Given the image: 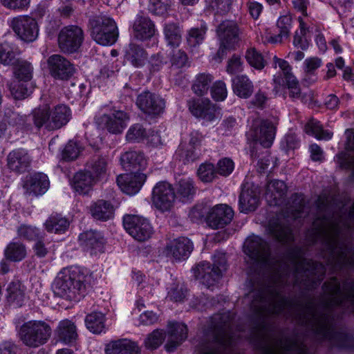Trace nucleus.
<instances>
[{"label": "nucleus", "instance_id": "obj_1", "mask_svg": "<svg viewBox=\"0 0 354 354\" xmlns=\"http://www.w3.org/2000/svg\"><path fill=\"white\" fill-rule=\"evenodd\" d=\"M256 302L254 300L252 306L261 315L284 312L286 315L297 319L323 338L331 339L333 336V330L330 315L326 313L318 312L312 303L305 306L292 303L284 298L277 288L269 290L266 295L261 296L259 306Z\"/></svg>", "mask_w": 354, "mask_h": 354}, {"label": "nucleus", "instance_id": "obj_2", "mask_svg": "<svg viewBox=\"0 0 354 354\" xmlns=\"http://www.w3.org/2000/svg\"><path fill=\"white\" fill-rule=\"evenodd\" d=\"M89 276L77 267L61 270L55 278L52 289L54 294L66 300L78 301L86 294Z\"/></svg>", "mask_w": 354, "mask_h": 354}, {"label": "nucleus", "instance_id": "obj_3", "mask_svg": "<svg viewBox=\"0 0 354 354\" xmlns=\"http://www.w3.org/2000/svg\"><path fill=\"white\" fill-rule=\"evenodd\" d=\"M341 225L340 222L335 223L325 218H317L313 223V230L315 240L321 239L324 242L332 257V261L342 265L348 263V260L346 248L339 241ZM342 225L349 227L344 223Z\"/></svg>", "mask_w": 354, "mask_h": 354}, {"label": "nucleus", "instance_id": "obj_4", "mask_svg": "<svg viewBox=\"0 0 354 354\" xmlns=\"http://www.w3.org/2000/svg\"><path fill=\"white\" fill-rule=\"evenodd\" d=\"M52 335V328L42 320H30L22 324L18 330V336L24 345L36 348L48 342Z\"/></svg>", "mask_w": 354, "mask_h": 354}, {"label": "nucleus", "instance_id": "obj_5", "mask_svg": "<svg viewBox=\"0 0 354 354\" xmlns=\"http://www.w3.org/2000/svg\"><path fill=\"white\" fill-rule=\"evenodd\" d=\"M93 39L102 46H111L118 37V30L115 21L106 16H97L89 21Z\"/></svg>", "mask_w": 354, "mask_h": 354}, {"label": "nucleus", "instance_id": "obj_6", "mask_svg": "<svg viewBox=\"0 0 354 354\" xmlns=\"http://www.w3.org/2000/svg\"><path fill=\"white\" fill-rule=\"evenodd\" d=\"M324 291L326 297L327 306L341 304L346 306L348 304V307L354 310V287L352 285L344 284L341 288L337 279L333 278L329 282L324 283Z\"/></svg>", "mask_w": 354, "mask_h": 354}, {"label": "nucleus", "instance_id": "obj_7", "mask_svg": "<svg viewBox=\"0 0 354 354\" xmlns=\"http://www.w3.org/2000/svg\"><path fill=\"white\" fill-rule=\"evenodd\" d=\"M130 118L127 113L110 109L109 106L101 108L100 113L95 118V122L104 125L113 134H120L127 127Z\"/></svg>", "mask_w": 354, "mask_h": 354}, {"label": "nucleus", "instance_id": "obj_8", "mask_svg": "<svg viewBox=\"0 0 354 354\" xmlns=\"http://www.w3.org/2000/svg\"><path fill=\"white\" fill-rule=\"evenodd\" d=\"M84 41V32L77 26H67L62 28L57 38L58 46L64 53L76 52Z\"/></svg>", "mask_w": 354, "mask_h": 354}, {"label": "nucleus", "instance_id": "obj_9", "mask_svg": "<svg viewBox=\"0 0 354 354\" xmlns=\"http://www.w3.org/2000/svg\"><path fill=\"white\" fill-rule=\"evenodd\" d=\"M123 225L126 231L138 241H145L153 233L149 222L138 215H125L123 218Z\"/></svg>", "mask_w": 354, "mask_h": 354}, {"label": "nucleus", "instance_id": "obj_10", "mask_svg": "<svg viewBox=\"0 0 354 354\" xmlns=\"http://www.w3.org/2000/svg\"><path fill=\"white\" fill-rule=\"evenodd\" d=\"M274 84V91L277 93L281 86H285L288 90V95L293 100H299L304 104H311L314 102V95L313 91H308L302 92L299 86V81L296 77H290L284 80L281 75H274L273 77Z\"/></svg>", "mask_w": 354, "mask_h": 354}, {"label": "nucleus", "instance_id": "obj_11", "mask_svg": "<svg viewBox=\"0 0 354 354\" xmlns=\"http://www.w3.org/2000/svg\"><path fill=\"white\" fill-rule=\"evenodd\" d=\"M176 201V193L172 185L167 182L158 183L152 191L153 205L164 212L171 209Z\"/></svg>", "mask_w": 354, "mask_h": 354}, {"label": "nucleus", "instance_id": "obj_12", "mask_svg": "<svg viewBox=\"0 0 354 354\" xmlns=\"http://www.w3.org/2000/svg\"><path fill=\"white\" fill-rule=\"evenodd\" d=\"M263 354H308L306 346L298 339H272L263 348Z\"/></svg>", "mask_w": 354, "mask_h": 354}, {"label": "nucleus", "instance_id": "obj_13", "mask_svg": "<svg viewBox=\"0 0 354 354\" xmlns=\"http://www.w3.org/2000/svg\"><path fill=\"white\" fill-rule=\"evenodd\" d=\"M276 124L269 120H257L252 124L249 136L263 147H270L275 136Z\"/></svg>", "mask_w": 354, "mask_h": 354}, {"label": "nucleus", "instance_id": "obj_14", "mask_svg": "<svg viewBox=\"0 0 354 354\" xmlns=\"http://www.w3.org/2000/svg\"><path fill=\"white\" fill-rule=\"evenodd\" d=\"M297 273L304 272L307 278L305 281H312L313 283L319 282L323 279L326 268L322 263L314 262L310 259H304L299 254L292 260Z\"/></svg>", "mask_w": 354, "mask_h": 354}, {"label": "nucleus", "instance_id": "obj_15", "mask_svg": "<svg viewBox=\"0 0 354 354\" xmlns=\"http://www.w3.org/2000/svg\"><path fill=\"white\" fill-rule=\"evenodd\" d=\"M49 73L55 79L67 80L75 72L74 65L64 56L55 54L47 59Z\"/></svg>", "mask_w": 354, "mask_h": 354}, {"label": "nucleus", "instance_id": "obj_16", "mask_svg": "<svg viewBox=\"0 0 354 354\" xmlns=\"http://www.w3.org/2000/svg\"><path fill=\"white\" fill-rule=\"evenodd\" d=\"M190 112L196 118L212 121L220 116L219 109L207 98L192 99L188 102Z\"/></svg>", "mask_w": 354, "mask_h": 354}, {"label": "nucleus", "instance_id": "obj_17", "mask_svg": "<svg viewBox=\"0 0 354 354\" xmlns=\"http://www.w3.org/2000/svg\"><path fill=\"white\" fill-rule=\"evenodd\" d=\"M244 252L257 262H266L270 255L268 243L258 236H251L245 240Z\"/></svg>", "mask_w": 354, "mask_h": 354}, {"label": "nucleus", "instance_id": "obj_18", "mask_svg": "<svg viewBox=\"0 0 354 354\" xmlns=\"http://www.w3.org/2000/svg\"><path fill=\"white\" fill-rule=\"evenodd\" d=\"M12 26L15 33L26 41H32L38 36L37 23L31 17L23 16L15 18L12 21Z\"/></svg>", "mask_w": 354, "mask_h": 354}, {"label": "nucleus", "instance_id": "obj_19", "mask_svg": "<svg viewBox=\"0 0 354 354\" xmlns=\"http://www.w3.org/2000/svg\"><path fill=\"white\" fill-rule=\"evenodd\" d=\"M234 212L227 205H217L209 209L207 215V223L213 229L223 228L230 223Z\"/></svg>", "mask_w": 354, "mask_h": 354}, {"label": "nucleus", "instance_id": "obj_20", "mask_svg": "<svg viewBox=\"0 0 354 354\" xmlns=\"http://www.w3.org/2000/svg\"><path fill=\"white\" fill-rule=\"evenodd\" d=\"M146 179L147 175L142 172H131L118 176L116 181L123 192L133 195L139 192Z\"/></svg>", "mask_w": 354, "mask_h": 354}, {"label": "nucleus", "instance_id": "obj_21", "mask_svg": "<svg viewBox=\"0 0 354 354\" xmlns=\"http://www.w3.org/2000/svg\"><path fill=\"white\" fill-rule=\"evenodd\" d=\"M136 104L144 113L149 115H158L165 108L164 100L149 91L141 93L137 97Z\"/></svg>", "mask_w": 354, "mask_h": 354}, {"label": "nucleus", "instance_id": "obj_22", "mask_svg": "<svg viewBox=\"0 0 354 354\" xmlns=\"http://www.w3.org/2000/svg\"><path fill=\"white\" fill-rule=\"evenodd\" d=\"M260 191L258 186L245 183L239 196V208L241 212L247 213L254 211L259 203Z\"/></svg>", "mask_w": 354, "mask_h": 354}, {"label": "nucleus", "instance_id": "obj_23", "mask_svg": "<svg viewBox=\"0 0 354 354\" xmlns=\"http://www.w3.org/2000/svg\"><path fill=\"white\" fill-rule=\"evenodd\" d=\"M120 164L126 171L141 172L147 166V160L142 151L130 150L120 156Z\"/></svg>", "mask_w": 354, "mask_h": 354}, {"label": "nucleus", "instance_id": "obj_24", "mask_svg": "<svg viewBox=\"0 0 354 354\" xmlns=\"http://www.w3.org/2000/svg\"><path fill=\"white\" fill-rule=\"evenodd\" d=\"M196 279L209 287L216 282L221 277V269L213 267L207 262H201L193 269Z\"/></svg>", "mask_w": 354, "mask_h": 354}, {"label": "nucleus", "instance_id": "obj_25", "mask_svg": "<svg viewBox=\"0 0 354 354\" xmlns=\"http://www.w3.org/2000/svg\"><path fill=\"white\" fill-rule=\"evenodd\" d=\"M217 35L223 46L234 47L239 41V29L232 21H223L217 28Z\"/></svg>", "mask_w": 354, "mask_h": 354}, {"label": "nucleus", "instance_id": "obj_26", "mask_svg": "<svg viewBox=\"0 0 354 354\" xmlns=\"http://www.w3.org/2000/svg\"><path fill=\"white\" fill-rule=\"evenodd\" d=\"M187 327L181 323L169 324V338L165 345L167 351H174L187 337Z\"/></svg>", "mask_w": 354, "mask_h": 354}, {"label": "nucleus", "instance_id": "obj_27", "mask_svg": "<svg viewBox=\"0 0 354 354\" xmlns=\"http://www.w3.org/2000/svg\"><path fill=\"white\" fill-rule=\"evenodd\" d=\"M138 344L128 339L112 340L105 346V354H139Z\"/></svg>", "mask_w": 354, "mask_h": 354}, {"label": "nucleus", "instance_id": "obj_28", "mask_svg": "<svg viewBox=\"0 0 354 354\" xmlns=\"http://www.w3.org/2000/svg\"><path fill=\"white\" fill-rule=\"evenodd\" d=\"M148 60L147 50L139 44L130 43L124 50V61L136 68L142 67Z\"/></svg>", "mask_w": 354, "mask_h": 354}, {"label": "nucleus", "instance_id": "obj_29", "mask_svg": "<svg viewBox=\"0 0 354 354\" xmlns=\"http://www.w3.org/2000/svg\"><path fill=\"white\" fill-rule=\"evenodd\" d=\"M133 33L139 40L150 39L155 33L154 24L148 17L138 15L133 24Z\"/></svg>", "mask_w": 354, "mask_h": 354}, {"label": "nucleus", "instance_id": "obj_30", "mask_svg": "<svg viewBox=\"0 0 354 354\" xmlns=\"http://www.w3.org/2000/svg\"><path fill=\"white\" fill-rule=\"evenodd\" d=\"M192 249V242L185 237L176 239L166 247L167 255L172 256L176 260L187 258Z\"/></svg>", "mask_w": 354, "mask_h": 354}, {"label": "nucleus", "instance_id": "obj_31", "mask_svg": "<svg viewBox=\"0 0 354 354\" xmlns=\"http://www.w3.org/2000/svg\"><path fill=\"white\" fill-rule=\"evenodd\" d=\"M48 176L42 173L35 174L28 177L24 184L26 192L35 196L44 194L49 187Z\"/></svg>", "mask_w": 354, "mask_h": 354}, {"label": "nucleus", "instance_id": "obj_32", "mask_svg": "<svg viewBox=\"0 0 354 354\" xmlns=\"http://www.w3.org/2000/svg\"><path fill=\"white\" fill-rule=\"evenodd\" d=\"M79 240L91 254L101 253L104 250V239L95 231H86L80 234Z\"/></svg>", "mask_w": 354, "mask_h": 354}, {"label": "nucleus", "instance_id": "obj_33", "mask_svg": "<svg viewBox=\"0 0 354 354\" xmlns=\"http://www.w3.org/2000/svg\"><path fill=\"white\" fill-rule=\"evenodd\" d=\"M7 162L9 169L17 173H22L30 167L31 160L26 151L17 149L9 153Z\"/></svg>", "mask_w": 354, "mask_h": 354}, {"label": "nucleus", "instance_id": "obj_34", "mask_svg": "<svg viewBox=\"0 0 354 354\" xmlns=\"http://www.w3.org/2000/svg\"><path fill=\"white\" fill-rule=\"evenodd\" d=\"M287 192V186L282 180H273L267 185L266 198L270 205H278L283 201Z\"/></svg>", "mask_w": 354, "mask_h": 354}, {"label": "nucleus", "instance_id": "obj_35", "mask_svg": "<svg viewBox=\"0 0 354 354\" xmlns=\"http://www.w3.org/2000/svg\"><path fill=\"white\" fill-rule=\"evenodd\" d=\"M50 120L48 123V130L58 129L66 125L71 119V110L64 104H59L50 109Z\"/></svg>", "mask_w": 354, "mask_h": 354}, {"label": "nucleus", "instance_id": "obj_36", "mask_svg": "<svg viewBox=\"0 0 354 354\" xmlns=\"http://www.w3.org/2000/svg\"><path fill=\"white\" fill-rule=\"evenodd\" d=\"M97 182L86 171H81L74 175L71 185L76 192L80 194H87Z\"/></svg>", "mask_w": 354, "mask_h": 354}, {"label": "nucleus", "instance_id": "obj_37", "mask_svg": "<svg viewBox=\"0 0 354 354\" xmlns=\"http://www.w3.org/2000/svg\"><path fill=\"white\" fill-rule=\"evenodd\" d=\"M55 331L59 339L65 344H73L78 337L75 324L68 319L60 321Z\"/></svg>", "mask_w": 354, "mask_h": 354}, {"label": "nucleus", "instance_id": "obj_38", "mask_svg": "<svg viewBox=\"0 0 354 354\" xmlns=\"http://www.w3.org/2000/svg\"><path fill=\"white\" fill-rule=\"evenodd\" d=\"M233 92L239 97L249 98L254 92L253 82L246 75H239L232 80Z\"/></svg>", "mask_w": 354, "mask_h": 354}, {"label": "nucleus", "instance_id": "obj_39", "mask_svg": "<svg viewBox=\"0 0 354 354\" xmlns=\"http://www.w3.org/2000/svg\"><path fill=\"white\" fill-rule=\"evenodd\" d=\"M25 286L19 279H14L8 286L6 300L15 307H20L25 299Z\"/></svg>", "mask_w": 354, "mask_h": 354}, {"label": "nucleus", "instance_id": "obj_40", "mask_svg": "<svg viewBox=\"0 0 354 354\" xmlns=\"http://www.w3.org/2000/svg\"><path fill=\"white\" fill-rule=\"evenodd\" d=\"M107 167L108 160L105 156H95L87 162L86 171L98 182L106 176Z\"/></svg>", "mask_w": 354, "mask_h": 354}, {"label": "nucleus", "instance_id": "obj_41", "mask_svg": "<svg viewBox=\"0 0 354 354\" xmlns=\"http://www.w3.org/2000/svg\"><path fill=\"white\" fill-rule=\"evenodd\" d=\"M92 216L100 221H107L111 218L114 214L113 205L104 200H98L90 206Z\"/></svg>", "mask_w": 354, "mask_h": 354}, {"label": "nucleus", "instance_id": "obj_42", "mask_svg": "<svg viewBox=\"0 0 354 354\" xmlns=\"http://www.w3.org/2000/svg\"><path fill=\"white\" fill-rule=\"evenodd\" d=\"M8 86L10 94L15 100H23L27 97L35 88L32 82H21L19 80H12Z\"/></svg>", "mask_w": 354, "mask_h": 354}, {"label": "nucleus", "instance_id": "obj_43", "mask_svg": "<svg viewBox=\"0 0 354 354\" xmlns=\"http://www.w3.org/2000/svg\"><path fill=\"white\" fill-rule=\"evenodd\" d=\"M27 254L25 245L19 241L10 242L5 249L4 255L6 259L11 261H21Z\"/></svg>", "mask_w": 354, "mask_h": 354}, {"label": "nucleus", "instance_id": "obj_44", "mask_svg": "<svg viewBox=\"0 0 354 354\" xmlns=\"http://www.w3.org/2000/svg\"><path fill=\"white\" fill-rule=\"evenodd\" d=\"M46 230L50 233L64 232L69 227V221L59 214H52L45 222Z\"/></svg>", "mask_w": 354, "mask_h": 354}, {"label": "nucleus", "instance_id": "obj_45", "mask_svg": "<svg viewBox=\"0 0 354 354\" xmlns=\"http://www.w3.org/2000/svg\"><path fill=\"white\" fill-rule=\"evenodd\" d=\"M176 191L183 201L192 198L196 192L193 179L188 177L180 178L176 184Z\"/></svg>", "mask_w": 354, "mask_h": 354}, {"label": "nucleus", "instance_id": "obj_46", "mask_svg": "<svg viewBox=\"0 0 354 354\" xmlns=\"http://www.w3.org/2000/svg\"><path fill=\"white\" fill-rule=\"evenodd\" d=\"M268 230L269 233L279 241L289 242L292 240V234L290 229L277 222H270Z\"/></svg>", "mask_w": 354, "mask_h": 354}, {"label": "nucleus", "instance_id": "obj_47", "mask_svg": "<svg viewBox=\"0 0 354 354\" xmlns=\"http://www.w3.org/2000/svg\"><path fill=\"white\" fill-rule=\"evenodd\" d=\"M19 54L18 48L11 44L4 42L0 44V62L5 65L15 64L18 59L16 56Z\"/></svg>", "mask_w": 354, "mask_h": 354}, {"label": "nucleus", "instance_id": "obj_48", "mask_svg": "<svg viewBox=\"0 0 354 354\" xmlns=\"http://www.w3.org/2000/svg\"><path fill=\"white\" fill-rule=\"evenodd\" d=\"M165 39L169 49L178 48L181 42V31L174 24H167L164 29Z\"/></svg>", "mask_w": 354, "mask_h": 354}, {"label": "nucleus", "instance_id": "obj_49", "mask_svg": "<svg viewBox=\"0 0 354 354\" xmlns=\"http://www.w3.org/2000/svg\"><path fill=\"white\" fill-rule=\"evenodd\" d=\"M212 81L213 77L212 75L208 73H200L196 77L192 86V89L196 95L203 96L207 93Z\"/></svg>", "mask_w": 354, "mask_h": 354}, {"label": "nucleus", "instance_id": "obj_50", "mask_svg": "<svg viewBox=\"0 0 354 354\" xmlns=\"http://www.w3.org/2000/svg\"><path fill=\"white\" fill-rule=\"evenodd\" d=\"M104 316L99 312H93L88 314L85 319V323L87 328L93 333H102L105 327Z\"/></svg>", "mask_w": 354, "mask_h": 354}, {"label": "nucleus", "instance_id": "obj_51", "mask_svg": "<svg viewBox=\"0 0 354 354\" xmlns=\"http://www.w3.org/2000/svg\"><path fill=\"white\" fill-rule=\"evenodd\" d=\"M33 68L30 63L24 60H17L15 68L14 80H19L21 82H30L32 77Z\"/></svg>", "mask_w": 354, "mask_h": 354}, {"label": "nucleus", "instance_id": "obj_52", "mask_svg": "<svg viewBox=\"0 0 354 354\" xmlns=\"http://www.w3.org/2000/svg\"><path fill=\"white\" fill-rule=\"evenodd\" d=\"M207 26L205 24H201L199 28H191L187 35V42L188 46L192 48H196L201 44L205 39Z\"/></svg>", "mask_w": 354, "mask_h": 354}, {"label": "nucleus", "instance_id": "obj_53", "mask_svg": "<svg viewBox=\"0 0 354 354\" xmlns=\"http://www.w3.org/2000/svg\"><path fill=\"white\" fill-rule=\"evenodd\" d=\"M50 106L48 104L40 106L32 111L33 122L37 128L45 126L48 129V123L50 120Z\"/></svg>", "mask_w": 354, "mask_h": 354}, {"label": "nucleus", "instance_id": "obj_54", "mask_svg": "<svg viewBox=\"0 0 354 354\" xmlns=\"http://www.w3.org/2000/svg\"><path fill=\"white\" fill-rule=\"evenodd\" d=\"M305 129L307 133L313 135L318 140H330L333 136L332 132L324 130L319 122L314 119L307 123Z\"/></svg>", "mask_w": 354, "mask_h": 354}, {"label": "nucleus", "instance_id": "obj_55", "mask_svg": "<svg viewBox=\"0 0 354 354\" xmlns=\"http://www.w3.org/2000/svg\"><path fill=\"white\" fill-rule=\"evenodd\" d=\"M176 154L180 160L186 164L198 160L202 156V150H197L188 145L186 148L183 145H180Z\"/></svg>", "mask_w": 354, "mask_h": 354}, {"label": "nucleus", "instance_id": "obj_56", "mask_svg": "<svg viewBox=\"0 0 354 354\" xmlns=\"http://www.w3.org/2000/svg\"><path fill=\"white\" fill-rule=\"evenodd\" d=\"M292 18L289 15H283L277 21V27L279 28V33L274 36L270 37L269 41L272 43L281 42L283 38L288 37L290 28L291 26Z\"/></svg>", "mask_w": 354, "mask_h": 354}, {"label": "nucleus", "instance_id": "obj_57", "mask_svg": "<svg viewBox=\"0 0 354 354\" xmlns=\"http://www.w3.org/2000/svg\"><path fill=\"white\" fill-rule=\"evenodd\" d=\"M245 57L248 63L257 70L263 69L266 64L263 55L255 48H250L245 52Z\"/></svg>", "mask_w": 354, "mask_h": 354}, {"label": "nucleus", "instance_id": "obj_58", "mask_svg": "<svg viewBox=\"0 0 354 354\" xmlns=\"http://www.w3.org/2000/svg\"><path fill=\"white\" fill-rule=\"evenodd\" d=\"M147 132L141 124H136L132 125L127 131L126 139L130 142H140L146 139Z\"/></svg>", "mask_w": 354, "mask_h": 354}, {"label": "nucleus", "instance_id": "obj_59", "mask_svg": "<svg viewBox=\"0 0 354 354\" xmlns=\"http://www.w3.org/2000/svg\"><path fill=\"white\" fill-rule=\"evenodd\" d=\"M217 171L212 163L205 162L201 164L197 171L199 179L203 183H210L216 177Z\"/></svg>", "mask_w": 354, "mask_h": 354}, {"label": "nucleus", "instance_id": "obj_60", "mask_svg": "<svg viewBox=\"0 0 354 354\" xmlns=\"http://www.w3.org/2000/svg\"><path fill=\"white\" fill-rule=\"evenodd\" d=\"M169 56H170V62L173 67L181 68L186 66L187 63V54L178 48L167 49Z\"/></svg>", "mask_w": 354, "mask_h": 354}, {"label": "nucleus", "instance_id": "obj_61", "mask_svg": "<svg viewBox=\"0 0 354 354\" xmlns=\"http://www.w3.org/2000/svg\"><path fill=\"white\" fill-rule=\"evenodd\" d=\"M82 149L79 142L70 140L62 151V158L67 161L75 160L79 157Z\"/></svg>", "mask_w": 354, "mask_h": 354}, {"label": "nucleus", "instance_id": "obj_62", "mask_svg": "<svg viewBox=\"0 0 354 354\" xmlns=\"http://www.w3.org/2000/svg\"><path fill=\"white\" fill-rule=\"evenodd\" d=\"M300 30L299 32H296L293 44L297 47L300 48L302 50H305L308 47V41L306 37V32L308 31V28L306 26V24L301 17H299Z\"/></svg>", "mask_w": 354, "mask_h": 354}, {"label": "nucleus", "instance_id": "obj_63", "mask_svg": "<svg viewBox=\"0 0 354 354\" xmlns=\"http://www.w3.org/2000/svg\"><path fill=\"white\" fill-rule=\"evenodd\" d=\"M165 338L163 330L156 329L149 333L145 340V345L149 349H156L159 347Z\"/></svg>", "mask_w": 354, "mask_h": 354}, {"label": "nucleus", "instance_id": "obj_64", "mask_svg": "<svg viewBox=\"0 0 354 354\" xmlns=\"http://www.w3.org/2000/svg\"><path fill=\"white\" fill-rule=\"evenodd\" d=\"M170 0H149V10L154 15H162L170 6Z\"/></svg>", "mask_w": 354, "mask_h": 354}]
</instances>
